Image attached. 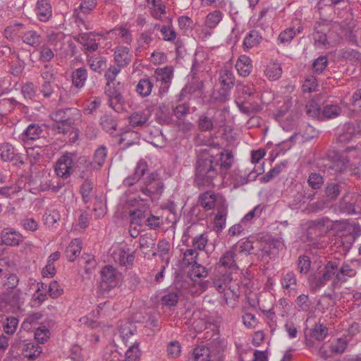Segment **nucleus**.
<instances>
[{
    "mask_svg": "<svg viewBox=\"0 0 361 361\" xmlns=\"http://www.w3.org/2000/svg\"><path fill=\"white\" fill-rule=\"evenodd\" d=\"M237 245L226 250L220 257L216 264L217 271L213 279L215 288L224 292V298L227 305L233 307L240 295L239 287L233 279V274L239 270L237 264Z\"/></svg>",
    "mask_w": 361,
    "mask_h": 361,
    "instance_id": "nucleus-1",
    "label": "nucleus"
},
{
    "mask_svg": "<svg viewBox=\"0 0 361 361\" xmlns=\"http://www.w3.org/2000/svg\"><path fill=\"white\" fill-rule=\"evenodd\" d=\"M233 162L231 152H221L220 157L216 158L207 152L202 153L197 159L195 167V182L198 185H210L218 175V167L228 170Z\"/></svg>",
    "mask_w": 361,
    "mask_h": 361,
    "instance_id": "nucleus-2",
    "label": "nucleus"
},
{
    "mask_svg": "<svg viewBox=\"0 0 361 361\" xmlns=\"http://www.w3.org/2000/svg\"><path fill=\"white\" fill-rule=\"evenodd\" d=\"M164 183L157 173H152L146 178L144 185L141 186L140 192L142 197H140L142 201L151 200L152 202L157 200L163 191Z\"/></svg>",
    "mask_w": 361,
    "mask_h": 361,
    "instance_id": "nucleus-3",
    "label": "nucleus"
},
{
    "mask_svg": "<svg viewBox=\"0 0 361 361\" xmlns=\"http://www.w3.org/2000/svg\"><path fill=\"white\" fill-rule=\"evenodd\" d=\"M75 155L66 152L60 157L54 166V171L58 177L67 179L75 171L76 165L74 162Z\"/></svg>",
    "mask_w": 361,
    "mask_h": 361,
    "instance_id": "nucleus-4",
    "label": "nucleus"
},
{
    "mask_svg": "<svg viewBox=\"0 0 361 361\" xmlns=\"http://www.w3.org/2000/svg\"><path fill=\"white\" fill-rule=\"evenodd\" d=\"M361 136V120L346 122L341 128L338 134V142L348 143Z\"/></svg>",
    "mask_w": 361,
    "mask_h": 361,
    "instance_id": "nucleus-5",
    "label": "nucleus"
},
{
    "mask_svg": "<svg viewBox=\"0 0 361 361\" xmlns=\"http://www.w3.org/2000/svg\"><path fill=\"white\" fill-rule=\"evenodd\" d=\"M357 270L351 264L343 263L341 266L338 265V274L336 281H332L331 289L334 290L341 287L342 284L347 282L350 278L355 276Z\"/></svg>",
    "mask_w": 361,
    "mask_h": 361,
    "instance_id": "nucleus-6",
    "label": "nucleus"
},
{
    "mask_svg": "<svg viewBox=\"0 0 361 361\" xmlns=\"http://www.w3.org/2000/svg\"><path fill=\"white\" fill-rule=\"evenodd\" d=\"M259 244V249L267 255H276L285 247L283 240L281 238L262 239Z\"/></svg>",
    "mask_w": 361,
    "mask_h": 361,
    "instance_id": "nucleus-7",
    "label": "nucleus"
},
{
    "mask_svg": "<svg viewBox=\"0 0 361 361\" xmlns=\"http://www.w3.org/2000/svg\"><path fill=\"white\" fill-rule=\"evenodd\" d=\"M67 108L59 109L50 114L51 118L56 123L53 125V130L59 133H65L68 131V118Z\"/></svg>",
    "mask_w": 361,
    "mask_h": 361,
    "instance_id": "nucleus-8",
    "label": "nucleus"
},
{
    "mask_svg": "<svg viewBox=\"0 0 361 361\" xmlns=\"http://www.w3.org/2000/svg\"><path fill=\"white\" fill-rule=\"evenodd\" d=\"M359 198V196L355 193H346L339 202L338 208L340 212L347 214H355V207Z\"/></svg>",
    "mask_w": 361,
    "mask_h": 361,
    "instance_id": "nucleus-9",
    "label": "nucleus"
},
{
    "mask_svg": "<svg viewBox=\"0 0 361 361\" xmlns=\"http://www.w3.org/2000/svg\"><path fill=\"white\" fill-rule=\"evenodd\" d=\"M329 31V27L327 24L317 22L314 26V32L313 38L314 44L320 48H326L329 45L326 37L327 32Z\"/></svg>",
    "mask_w": 361,
    "mask_h": 361,
    "instance_id": "nucleus-10",
    "label": "nucleus"
},
{
    "mask_svg": "<svg viewBox=\"0 0 361 361\" xmlns=\"http://www.w3.org/2000/svg\"><path fill=\"white\" fill-rule=\"evenodd\" d=\"M106 157V149L105 147H99L94 154L93 160L90 161L86 157H81L78 159L79 164H84L87 167L91 166L97 169L101 167Z\"/></svg>",
    "mask_w": 361,
    "mask_h": 361,
    "instance_id": "nucleus-11",
    "label": "nucleus"
},
{
    "mask_svg": "<svg viewBox=\"0 0 361 361\" xmlns=\"http://www.w3.org/2000/svg\"><path fill=\"white\" fill-rule=\"evenodd\" d=\"M221 200H226L211 191L202 193L199 197L200 205L207 210L212 209L215 207L217 209V206L221 204Z\"/></svg>",
    "mask_w": 361,
    "mask_h": 361,
    "instance_id": "nucleus-12",
    "label": "nucleus"
},
{
    "mask_svg": "<svg viewBox=\"0 0 361 361\" xmlns=\"http://www.w3.org/2000/svg\"><path fill=\"white\" fill-rule=\"evenodd\" d=\"M221 204L217 206V214L214 219V228L217 232H221L226 226L228 207L226 200H221Z\"/></svg>",
    "mask_w": 361,
    "mask_h": 361,
    "instance_id": "nucleus-13",
    "label": "nucleus"
},
{
    "mask_svg": "<svg viewBox=\"0 0 361 361\" xmlns=\"http://www.w3.org/2000/svg\"><path fill=\"white\" fill-rule=\"evenodd\" d=\"M3 243L9 246L18 245L23 240L22 235L11 228H4L1 233Z\"/></svg>",
    "mask_w": 361,
    "mask_h": 361,
    "instance_id": "nucleus-14",
    "label": "nucleus"
},
{
    "mask_svg": "<svg viewBox=\"0 0 361 361\" xmlns=\"http://www.w3.org/2000/svg\"><path fill=\"white\" fill-rule=\"evenodd\" d=\"M36 15L42 22H47L52 16L51 6L49 0H37L35 8Z\"/></svg>",
    "mask_w": 361,
    "mask_h": 361,
    "instance_id": "nucleus-15",
    "label": "nucleus"
},
{
    "mask_svg": "<svg viewBox=\"0 0 361 361\" xmlns=\"http://www.w3.org/2000/svg\"><path fill=\"white\" fill-rule=\"evenodd\" d=\"M204 83L202 80H194L189 82L182 89L180 97H185L188 94L195 97H200L203 94ZM182 99L180 98L179 100Z\"/></svg>",
    "mask_w": 361,
    "mask_h": 361,
    "instance_id": "nucleus-16",
    "label": "nucleus"
},
{
    "mask_svg": "<svg viewBox=\"0 0 361 361\" xmlns=\"http://www.w3.org/2000/svg\"><path fill=\"white\" fill-rule=\"evenodd\" d=\"M262 39L259 32L256 30H252L244 37L243 42V49L247 51L250 49L259 45Z\"/></svg>",
    "mask_w": 361,
    "mask_h": 361,
    "instance_id": "nucleus-17",
    "label": "nucleus"
},
{
    "mask_svg": "<svg viewBox=\"0 0 361 361\" xmlns=\"http://www.w3.org/2000/svg\"><path fill=\"white\" fill-rule=\"evenodd\" d=\"M235 68L240 76H248L252 70V61L245 55H241L237 60Z\"/></svg>",
    "mask_w": 361,
    "mask_h": 361,
    "instance_id": "nucleus-18",
    "label": "nucleus"
},
{
    "mask_svg": "<svg viewBox=\"0 0 361 361\" xmlns=\"http://www.w3.org/2000/svg\"><path fill=\"white\" fill-rule=\"evenodd\" d=\"M47 45L53 48L54 51L62 49L64 44L65 35L60 31H50L47 33Z\"/></svg>",
    "mask_w": 361,
    "mask_h": 361,
    "instance_id": "nucleus-19",
    "label": "nucleus"
},
{
    "mask_svg": "<svg viewBox=\"0 0 361 361\" xmlns=\"http://www.w3.org/2000/svg\"><path fill=\"white\" fill-rule=\"evenodd\" d=\"M25 186L23 179H16L10 185L0 187V194L3 196L11 197L17 195Z\"/></svg>",
    "mask_w": 361,
    "mask_h": 361,
    "instance_id": "nucleus-20",
    "label": "nucleus"
},
{
    "mask_svg": "<svg viewBox=\"0 0 361 361\" xmlns=\"http://www.w3.org/2000/svg\"><path fill=\"white\" fill-rule=\"evenodd\" d=\"M147 169L148 166L145 161H139L136 165L133 175L126 178L124 180V184L128 186L133 185L144 176Z\"/></svg>",
    "mask_w": 361,
    "mask_h": 361,
    "instance_id": "nucleus-21",
    "label": "nucleus"
},
{
    "mask_svg": "<svg viewBox=\"0 0 361 361\" xmlns=\"http://www.w3.org/2000/svg\"><path fill=\"white\" fill-rule=\"evenodd\" d=\"M154 76L157 81L164 84L165 88L168 89L173 78V70L168 66L157 68Z\"/></svg>",
    "mask_w": 361,
    "mask_h": 361,
    "instance_id": "nucleus-22",
    "label": "nucleus"
},
{
    "mask_svg": "<svg viewBox=\"0 0 361 361\" xmlns=\"http://www.w3.org/2000/svg\"><path fill=\"white\" fill-rule=\"evenodd\" d=\"M42 134V129L38 124L31 123L21 134V139L25 142L27 140H35L39 139Z\"/></svg>",
    "mask_w": 361,
    "mask_h": 361,
    "instance_id": "nucleus-23",
    "label": "nucleus"
},
{
    "mask_svg": "<svg viewBox=\"0 0 361 361\" xmlns=\"http://www.w3.org/2000/svg\"><path fill=\"white\" fill-rule=\"evenodd\" d=\"M94 187V184L90 179L85 180V181L80 185V193L82 196V201L85 203L90 202L95 196Z\"/></svg>",
    "mask_w": 361,
    "mask_h": 361,
    "instance_id": "nucleus-24",
    "label": "nucleus"
},
{
    "mask_svg": "<svg viewBox=\"0 0 361 361\" xmlns=\"http://www.w3.org/2000/svg\"><path fill=\"white\" fill-rule=\"evenodd\" d=\"M118 255V262L121 266L131 265L135 259V255L130 252V248L126 244L120 245Z\"/></svg>",
    "mask_w": 361,
    "mask_h": 361,
    "instance_id": "nucleus-25",
    "label": "nucleus"
},
{
    "mask_svg": "<svg viewBox=\"0 0 361 361\" xmlns=\"http://www.w3.org/2000/svg\"><path fill=\"white\" fill-rule=\"evenodd\" d=\"M78 40L83 47L90 51H95L98 47L95 35L92 33H82L79 35Z\"/></svg>",
    "mask_w": 361,
    "mask_h": 361,
    "instance_id": "nucleus-26",
    "label": "nucleus"
},
{
    "mask_svg": "<svg viewBox=\"0 0 361 361\" xmlns=\"http://www.w3.org/2000/svg\"><path fill=\"white\" fill-rule=\"evenodd\" d=\"M281 282L282 287L288 293L295 292L297 289V279L293 271H287L283 274Z\"/></svg>",
    "mask_w": 361,
    "mask_h": 361,
    "instance_id": "nucleus-27",
    "label": "nucleus"
},
{
    "mask_svg": "<svg viewBox=\"0 0 361 361\" xmlns=\"http://www.w3.org/2000/svg\"><path fill=\"white\" fill-rule=\"evenodd\" d=\"M131 59L129 53V49L126 47H118L114 51V61L118 63V66L121 68L128 65Z\"/></svg>",
    "mask_w": 361,
    "mask_h": 361,
    "instance_id": "nucleus-28",
    "label": "nucleus"
},
{
    "mask_svg": "<svg viewBox=\"0 0 361 361\" xmlns=\"http://www.w3.org/2000/svg\"><path fill=\"white\" fill-rule=\"evenodd\" d=\"M22 40L25 44L29 46L37 47L41 44L42 37L37 31L29 30L24 32L22 36Z\"/></svg>",
    "mask_w": 361,
    "mask_h": 361,
    "instance_id": "nucleus-29",
    "label": "nucleus"
},
{
    "mask_svg": "<svg viewBox=\"0 0 361 361\" xmlns=\"http://www.w3.org/2000/svg\"><path fill=\"white\" fill-rule=\"evenodd\" d=\"M197 123L199 130L211 131L214 128L215 121L213 116L208 113H204L199 116Z\"/></svg>",
    "mask_w": 361,
    "mask_h": 361,
    "instance_id": "nucleus-30",
    "label": "nucleus"
},
{
    "mask_svg": "<svg viewBox=\"0 0 361 361\" xmlns=\"http://www.w3.org/2000/svg\"><path fill=\"white\" fill-rule=\"evenodd\" d=\"M82 250V241L78 238L71 240L66 250V255L69 261L73 262L79 256Z\"/></svg>",
    "mask_w": 361,
    "mask_h": 361,
    "instance_id": "nucleus-31",
    "label": "nucleus"
},
{
    "mask_svg": "<svg viewBox=\"0 0 361 361\" xmlns=\"http://www.w3.org/2000/svg\"><path fill=\"white\" fill-rule=\"evenodd\" d=\"M135 331L136 327L133 323L126 322L124 324L121 326L120 335L126 345H128L129 343L133 342L130 339L135 335Z\"/></svg>",
    "mask_w": 361,
    "mask_h": 361,
    "instance_id": "nucleus-32",
    "label": "nucleus"
},
{
    "mask_svg": "<svg viewBox=\"0 0 361 361\" xmlns=\"http://www.w3.org/2000/svg\"><path fill=\"white\" fill-rule=\"evenodd\" d=\"M219 80L224 90H230L233 88L235 82V76L233 71L229 69L221 70Z\"/></svg>",
    "mask_w": 361,
    "mask_h": 361,
    "instance_id": "nucleus-33",
    "label": "nucleus"
},
{
    "mask_svg": "<svg viewBox=\"0 0 361 361\" xmlns=\"http://www.w3.org/2000/svg\"><path fill=\"white\" fill-rule=\"evenodd\" d=\"M150 114L147 111L134 112L129 117L130 124L133 127L143 126L149 119Z\"/></svg>",
    "mask_w": 361,
    "mask_h": 361,
    "instance_id": "nucleus-34",
    "label": "nucleus"
},
{
    "mask_svg": "<svg viewBox=\"0 0 361 361\" xmlns=\"http://www.w3.org/2000/svg\"><path fill=\"white\" fill-rule=\"evenodd\" d=\"M87 78V70L85 68H78L72 73L73 85L78 88L83 87Z\"/></svg>",
    "mask_w": 361,
    "mask_h": 361,
    "instance_id": "nucleus-35",
    "label": "nucleus"
},
{
    "mask_svg": "<svg viewBox=\"0 0 361 361\" xmlns=\"http://www.w3.org/2000/svg\"><path fill=\"white\" fill-rule=\"evenodd\" d=\"M344 186L345 183L342 182L330 183L325 187L324 192L328 197L331 200H335L340 195Z\"/></svg>",
    "mask_w": 361,
    "mask_h": 361,
    "instance_id": "nucleus-36",
    "label": "nucleus"
},
{
    "mask_svg": "<svg viewBox=\"0 0 361 361\" xmlns=\"http://www.w3.org/2000/svg\"><path fill=\"white\" fill-rule=\"evenodd\" d=\"M153 87V83L149 78H142L136 86V92L142 97L149 96Z\"/></svg>",
    "mask_w": 361,
    "mask_h": 361,
    "instance_id": "nucleus-37",
    "label": "nucleus"
},
{
    "mask_svg": "<svg viewBox=\"0 0 361 361\" xmlns=\"http://www.w3.org/2000/svg\"><path fill=\"white\" fill-rule=\"evenodd\" d=\"M10 66V73L14 76H19L23 71L25 68V62L20 59L18 55L11 58V61L8 62Z\"/></svg>",
    "mask_w": 361,
    "mask_h": 361,
    "instance_id": "nucleus-38",
    "label": "nucleus"
},
{
    "mask_svg": "<svg viewBox=\"0 0 361 361\" xmlns=\"http://www.w3.org/2000/svg\"><path fill=\"white\" fill-rule=\"evenodd\" d=\"M102 283L104 288L111 289L113 282V267L105 266L101 271Z\"/></svg>",
    "mask_w": 361,
    "mask_h": 361,
    "instance_id": "nucleus-39",
    "label": "nucleus"
},
{
    "mask_svg": "<svg viewBox=\"0 0 361 361\" xmlns=\"http://www.w3.org/2000/svg\"><path fill=\"white\" fill-rule=\"evenodd\" d=\"M312 227L318 230L320 233H326L332 228V223L329 218L323 217L313 221Z\"/></svg>",
    "mask_w": 361,
    "mask_h": 361,
    "instance_id": "nucleus-40",
    "label": "nucleus"
},
{
    "mask_svg": "<svg viewBox=\"0 0 361 361\" xmlns=\"http://www.w3.org/2000/svg\"><path fill=\"white\" fill-rule=\"evenodd\" d=\"M42 353V348L32 343H28L25 345L23 348V355L29 360H34L39 357Z\"/></svg>",
    "mask_w": 361,
    "mask_h": 361,
    "instance_id": "nucleus-41",
    "label": "nucleus"
},
{
    "mask_svg": "<svg viewBox=\"0 0 361 361\" xmlns=\"http://www.w3.org/2000/svg\"><path fill=\"white\" fill-rule=\"evenodd\" d=\"M192 357L195 361H211L209 349L204 345L195 348Z\"/></svg>",
    "mask_w": 361,
    "mask_h": 361,
    "instance_id": "nucleus-42",
    "label": "nucleus"
},
{
    "mask_svg": "<svg viewBox=\"0 0 361 361\" xmlns=\"http://www.w3.org/2000/svg\"><path fill=\"white\" fill-rule=\"evenodd\" d=\"M222 18L223 13L219 10H215L207 15L205 25L209 28H214L221 22Z\"/></svg>",
    "mask_w": 361,
    "mask_h": 361,
    "instance_id": "nucleus-43",
    "label": "nucleus"
},
{
    "mask_svg": "<svg viewBox=\"0 0 361 361\" xmlns=\"http://www.w3.org/2000/svg\"><path fill=\"white\" fill-rule=\"evenodd\" d=\"M305 112L310 117L319 118L322 111L319 104L314 99H311L306 104Z\"/></svg>",
    "mask_w": 361,
    "mask_h": 361,
    "instance_id": "nucleus-44",
    "label": "nucleus"
},
{
    "mask_svg": "<svg viewBox=\"0 0 361 361\" xmlns=\"http://www.w3.org/2000/svg\"><path fill=\"white\" fill-rule=\"evenodd\" d=\"M130 343L131 345L126 352L125 361H138L141 355L139 345L135 342H130Z\"/></svg>",
    "mask_w": 361,
    "mask_h": 361,
    "instance_id": "nucleus-45",
    "label": "nucleus"
},
{
    "mask_svg": "<svg viewBox=\"0 0 361 361\" xmlns=\"http://www.w3.org/2000/svg\"><path fill=\"white\" fill-rule=\"evenodd\" d=\"M281 73V67L280 64L277 63H269L265 70L267 77L271 80H275L279 78Z\"/></svg>",
    "mask_w": 361,
    "mask_h": 361,
    "instance_id": "nucleus-46",
    "label": "nucleus"
},
{
    "mask_svg": "<svg viewBox=\"0 0 361 361\" xmlns=\"http://www.w3.org/2000/svg\"><path fill=\"white\" fill-rule=\"evenodd\" d=\"M61 219L60 213L56 209H49L43 216V221L44 224L47 226H53Z\"/></svg>",
    "mask_w": 361,
    "mask_h": 361,
    "instance_id": "nucleus-47",
    "label": "nucleus"
},
{
    "mask_svg": "<svg viewBox=\"0 0 361 361\" xmlns=\"http://www.w3.org/2000/svg\"><path fill=\"white\" fill-rule=\"evenodd\" d=\"M24 27L23 23H14L7 26L4 32V37L9 40H14Z\"/></svg>",
    "mask_w": 361,
    "mask_h": 361,
    "instance_id": "nucleus-48",
    "label": "nucleus"
},
{
    "mask_svg": "<svg viewBox=\"0 0 361 361\" xmlns=\"http://www.w3.org/2000/svg\"><path fill=\"white\" fill-rule=\"evenodd\" d=\"M17 102L11 98L0 100V116H4L11 112L16 107Z\"/></svg>",
    "mask_w": 361,
    "mask_h": 361,
    "instance_id": "nucleus-49",
    "label": "nucleus"
},
{
    "mask_svg": "<svg viewBox=\"0 0 361 361\" xmlns=\"http://www.w3.org/2000/svg\"><path fill=\"white\" fill-rule=\"evenodd\" d=\"M330 280L331 279L322 270L312 281V288L314 290H319L325 286Z\"/></svg>",
    "mask_w": 361,
    "mask_h": 361,
    "instance_id": "nucleus-50",
    "label": "nucleus"
},
{
    "mask_svg": "<svg viewBox=\"0 0 361 361\" xmlns=\"http://www.w3.org/2000/svg\"><path fill=\"white\" fill-rule=\"evenodd\" d=\"M15 152L14 147L9 143H4L0 147V157L4 161H11Z\"/></svg>",
    "mask_w": 361,
    "mask_h": 361,
    "instance_id": "nucleus-51",
    "label": "nucleus"
},
{
    "mask_svg": "<svg viewBox=\"0 0 361 361\" xmlns=\"http://www.w3.org/2000/svg\"><path fill=\"white\" fill-rule=\"evenodd\" d=\"M341 113V108L337 104H328L322 110V114L326 118L332 119L338 117Z\"/></svg>",
    "mask_w": 361,
    "mask_h": 361,
    "instance_id": "nucleus-52",
    "label": "nucleus"
},
{
    "mask_svg": "<svg viewBox=\"0 0 361 361\" xmlns=\"http://www.w3.org/2000/svg\"><path fill=\"white\" fill-rule=\"evenodd\" d=\"M328 334V329L322 324H315L311 330V336L318 341H322Z\"/></svg>",
    "mask_w": 361,
    "mask_h": 361,
    "instance_id": "nucleus-53",
    "label": "nucleus"
},
{
    "mask_svg": "<svg viewBox=\"0 0 361 361\" xmlns=\"http://www.w3.org/2000/svg\"><path fill=\"white\" fill-rule=\"evenodd\" d=\"M88 63L90 68L95 71L100 73L106 67V61L103 57H90L88 59Z\"/></svg>",
    "mask_w": 361,
    "mask_h": 361,
    "instance_id": "nucleus-54",
    "label": "nucleus"
},
{
    "mask_svg": "<svg viewBox=\"0 0 361 361\" xmlns=\"http://www.w3.org/2000/svg\"><path fill=\"white\" fill-rule=\"evenodd\" d=\"M348 345V343L345 339L340 338L332 341L330 344V348L332 353L341 354L345 350Z\"/></svg>",
    "mask_w": 361,
    "mask_h": 361,
    "instance_id": "nucleus-55",
    "label": "nucleus"
},
{
    "mask_svg": "<svg viewBox=\"0 0 361 361\" xmlns=\"http://www.w3.org/2000/svg\"><path fill=\"white\" fill-rule=\"evenodd\" d=\"M338 262L329 261L324 267L322 271L331 279L333 281H336V274H338Z\"/></svg>",
    "mask_w": 361,
    "mask_h": 361,
    "instance_id": "nucleus-56",
    "label": "nucleus"
},
{
    "mask_svg": "<svg viewBox=\"0 0 361 361\" xmlns=\"http://www.w3.org/2000/svg\"><path fill=\"white\" fill-rule=\"evenodd\" d=\"M307 183L313 190L320 189L324 183V178L319 173H311L308 177Z\"/></svg>",
    "mask_w": 361,
    "mask_h": 361,
    "instance_id": "nucleus-57",
    "label": "nucleus"
},
{
    "mask_svg": "<svg viewBox=\"0 0 361 361\" xmlns=\"http://www.w3.org/2000/svg\"><path fill=\"white\" fill-rule=\"evenodd\" d=\"M285 167L283 164H276L273 169H270L264 176L260 178L261 183H268L274 178L279 175Z\"/></svg>",
    "mask_w": 361,
    "mask_h": 361,
    "instance_id": "nucleus-58",
    "label": "nucleus"
},
{
    "mask_svg": "<svg viewBox=\"0 0 361 361\" xmlns=\"http://www.w3.org/2000/svg\"><path fill=\"white\" fill-rule=\"evenodd\" d=\"M295 35L296 31L293 28H288L279 34L277 38L278 43L283 44H289Z\"/></svg>",
    "mask_w": 361,
    "mask_h": 361,
    "instance_id": "nucleus-59",
    "label": "nucleus"
},
{
    "mask_svg": "<svg viewBox=\"0 0 361 361\" xmlns=\"http://www.w3.org/2000/svg\"><path fill=\"white\" fill-rule=\"evenodd\" d=\"M22 292L20 290L17 289L11 291L7 295H4V300L6 303L11 306H16L19 304L21 299Z\"/></svg>",
    "mask_w": 361,
    "mask_h": 361,
    "instance_id": "nucleus-60",
    "label": "nucleus"
},
{
    "mask_svg": "<svg viewBox=\"0 0 361 361\" xmlns=\"http://www.w3.org/2000/svg\"><path fill=\"white\" fill-rule=\"evenodd\" d=\"M264 207L261 204L255 206L251 211L246 214L244 217L241 219V223L245 224L250 223L253 219L259 217L263 211Z\"/></svg>",
    "mask_w": 361,
    "mask_h": 361,
    "instance_id": "nucleus-61",
    "label": "nucleus"
},
{
    "mask_svg": "<svg viewBox=\"0 0 361 361\" xmlns=\"http://www.w3.org/2000/svg\"><path fill=\"white\" fill-rule=\"evenodd\" d=\"M181 351V346L178 341H171L167 345L168 357L172 359L178 357Z\"/></svg>",
    "mask_w": 361,
    "mask_h": 361,
    "instance_id": "nucleus-62",
    "label": "nucleus"
},
{
    "mask_svg": "<svg viewBox=\"0 0 361 361\" xmlns=\"http://www.w3.org/2000/svg\"><path fill=\"white\" fill-rule=\"evenodd\" d=\"M198 253L197 250L193 249H188L183 254V261L185 265H195L197 262Z\"/></svg>",
    "mask_w": 361,
    "mask_h": 361,
    "instance_id": "nucleus-63",
    "label": "nucleus"
},
{
    "mask_svg": "<svg viewBox=\"0 0 361 361\" xmlns=\"http://www.w3.org/2000/svg\"><path fill=\"white\" fill-rule=\"evenodd\" d=\"M54 50L51 47L43 45L39 51V61L43 62L50 61L54 56Z\"/></svg>",
    "mask_w": 361,
    "mask_h": 361,
    "instance_id": "nucleus-64",
    "label": "nucleus"
}]
</instances>
